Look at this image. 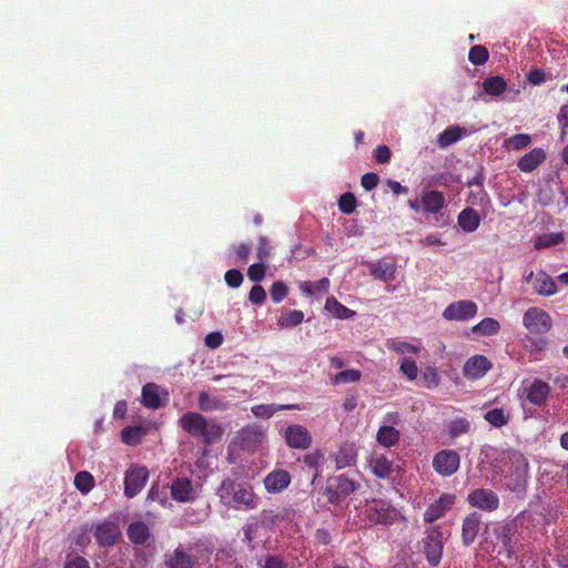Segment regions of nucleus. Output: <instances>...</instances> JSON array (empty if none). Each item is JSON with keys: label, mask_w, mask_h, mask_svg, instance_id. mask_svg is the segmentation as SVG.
<instances>
[{"label": "nucleus", "mask_w": 568, "mask_h": 568, "mask_svg": "<svg viewBox=\"0 0 568 568\" xmlns=\"http://www.w3.org/2000/svg\"><path fill=\"white\" fill-rule=\"evenodd\" d=\"M220 503L227 509L248 511L257 508L260 497L253 486L243 480L224 478L216 489Z\"/></svg>", "instance_id": "1"}, {"label": "nucleus", "mask_w": 568, "mask_h": 568, "mask_svg": "<svg viewBox=\"0 0 568 568\" xmlns=\"http://www.w3.org/2000/svg\"><path fill=\"white\" fill-rule=\"evenodd\" d=\"M181 428L193 437H201L205 444L220 442L223 429L219 424L209 423L200 413L187 412L179 420Z\"/></svg>", "instance_id": "2"}, {"label": "nucleus", "mask_w": 568, "mask_h": 568, "mask_svg": "<svg viewBox=\"0 0 568 568\" xmlns=\"http://www.w3.org/2000/svg\"><path fill=\"white\" fill-rule=\"evenodd\" d=\"M509 459L511 467L515 469V474L505 477L506 486L511 491L523 493L526 489L529 464L527 458L518 452L511 453Z\"/></svg>", "instance_id": "3"}, {"label": "nucleus", "mask_w": 568, "mask_h": 568, "mask_svg": "<svg viewBox=\"0 0 568 568\" xmlns=\"http://www.w3.org/2000/svg\"><path fill=\"white\" fill-rule=\"evenodd\" d=\"M366 516L375 525H393L398 517V511L384 499H373L366 505Z\"/></svg>", "instance_id": "4"}, {"label": "nucleus", "mask_w": 568, "mask_h": 568, "mask_svg": "<svg viewBox=\"0 0 568 568\" xmlns=\"http://www.w3.org/2000/svg\"><path fill=\"white\" fill-rule=\"evenodd\" d=\"M524 326L532 334H546L551 329L550 315L540 307H529L523 317Z\"/></svg>", "instance_id": "5"}, {"label": "nucleus", "mask_w": 568, "mask_h": 568, "mask_svg": "<svg viewBox=\"0 0 568 568\" xmlns=\"http://www.w3.org/2000/svg\"><path fill=\"white\" fill-rule=\"evenodd\" d=\"M460 465V456L454 449H443L433 457V468L443 477H449L457 473Z\"/></svg>", "instance_id": "6"}, {"label": "nucleus", "mask_w": 568, "mask_h": 568, "mask_svg": "<svg viewBox=\"0 0 568 568\" xmlns=\"http://www.w3.org/2000/svg\"><path fill=\"white\" fill-rule=\"evenodd\" d=\"M468 504L480 510L491 513L498 509L500 500L498 495L488 488H476L467 495Z\"/></svg>", "instance_id": "7"}, {"label": "nucleus", "mask_w": 568, "mask_h": 568, "mask_svg": "<svg viewBox=\"0 0 568 568\" xmlns=\"http://www.w3.org/2000/svg\"><path fill=\"white\" fill-rule=\"evenodd\" d=\"M265 437L258 425H247L235 435V443L245 450H255Z\"/></svg>", "instance_id": "8"}, {"label": "nucleus", "mask_w": 568, "mask_h": 568, "mask_svg": "<svg viewBox=\"0 0 568 568\" xmlns=\"http://www.w3.org/2000/svg\"><path fill=\"white\" fill-rule=\"evenodd\" d=\"M121 537V530L116 523L103 520L95 525L94 538L101 547L114 546Z\"/></svg>", "instance_id": "9"}, {"label": "nucleus", "mask_w": 568, "mask_h": 568, "mask_svg": "<svg viewBox=\"0 0 568 568\" xmlns=\"http://www.w3.org/2000/svg\"><path fill=\"white\" fill-rule=\"evenodd\" d=\"M284 438L290 448L306 449L312 444L310 430L302 425H288L284 430Z\"/></svg>", "instance_id": "10"}, {"label": "nucleus", "mask_w": 568, "mask_h": 568, "mask_svg": "<svg viewBox=\"0 0 568 568\" xmlns=\"http://www.w3.org/2000/svg\"><path fill=\"white\" fill-rule=\"evenodd\" d=\"M477 313V305L473 301H458L449 304L443 312V317L448 321H467Z\"/></svg>", "instance_id": "11"}, {"label": "nucleus", "mask_w": 568, "mask_h": 568, "mask_svg": "<svg viewBox=\"0 0 568 568\" xmlns=\"http://www.w3.org/2000/svg\"><path fill=\"white\" fill-rule=\"evenodd\" d=\"M423 545L428 564L432 567H436L440 562L443 556L442 532L434 531L427 535L423 540Z\"/></svg>", "instance_id": "12"}, {"label": "nucleus", "mask_w": 568, "mask_h": 568, "mask_svg": "<svg viewBox=\"0 0 568 568\" xmlns=\"http://www.w3.org/2000/svg\"><path fill=\"white\" fill-rule=\"evenodd\" d=\"M123 493L128 498L138 496L142 490V466L131 464L124 473Z\"/></svg>", "instance_id": "13"}, {"label": "nucleus", "mask_w": 568, "mask_h": 568, "mask_svg": "<svg viewBox=\"0 0 568 568\" xmlns=\"http://www.w3.org/2000/svg\"><path fill=\"white\" fill-rule=\"evenodd\" d=\"M527 283L532 285V288L542 296H551L557 292L555 281L545 272L538 273L530 272L525 276Z\"/></svg>", "instance_id": "14"}, {"label": "nucleus", "mask_w": 568, "mask_h": 568, "mask_svg": "<svg viewBox=\"0 0 568 568\" xmlns=\"http://www.w3.org/2000/svg\"><path fill=\"white\" fill-rule=\"evenodd\" d=\"M292 477L285 469H274L268 473L263 483L267 493L277 494L285 490L291 484Z\"/></svg>", "instance_id": "15"}, {"label": "nucleus", "mask_w": 568, "mask_h": 568, "mask_svg": "<svg viewBox=\"0 0 568 568\" xmlns=\"http://www.w3.org/2000/svg\"><path fill=\"white\" fill-rule=\"evenodd\" d=\"M491 368L490 361L484 355H475L468 358L463 367V374L469 379L483 377Z\"/></svg>", "instance_id": "16"}, {"label": "nucleus", "mask_w": 568, "mask_h": 568, "mask_svg": "<svg viewBox=\"0 0 568 568\" xmlns=\"http://www.w3.org/2000/svg\"><path fill=\"white\" fill-rule=\"evenodd\" d=\"M524 394L530 404L542 406L549 397L550 386L548 383L536 378L529 386L524 388Z\"/></svg>", "instance_id": "17"}, {"label": "nucleus", "mask_w": 568, "mask_h": 568, "mask_svg": "<svg viewBox=\"0 0 568 568\" xmlns=\"http://www.w3.org/2000/svg\"><path fill=\"white\" fill-rule=\"evenodd\" d=\"M169 393L154 383L144 385V407L158 409L165 405Z\"/></svg>", "instance_id": "18"}, {"label": "nucleus", "mask_w": 568, "mask_h": 568, "mask_svg": "<svg viewBox=\"0 0 568 568\" xmlns=\"http://www.w3.org/2000/svg\"><path fill=\"white\" fill-rule=\"evenodd\" d=\"M171 495L179 503L193 501L196 497L192 481L189 478H176L171 484Z\"/></svg>", "instance_id": "19"}, {"label": "nucleus", "mask_w": 568, "mask_h": 568, "mask_svg": "<svg viewBox=\"0 0 568 568\" xmlns=\"http://www.w3.org/2000/svg\"><path fill=\"white\" fill-rule=\"evenodd\" d=\"M455 496L452 494L443 495L438 500L433 503L424 513L426 523H434L445 515V513L454 505Z\"/></svg>", "instance_id": "20"}, {"label": "nucleus", "mask_w": 568, "mask_h": 568, "mask_svg": "<svg viewBox=\"0 0 568 568\" xmlns=\"http://www.w3.org/2000/svg\"><path fill=\"white\" fill-rule=\"evenodd\" d=\"M368 465L371 471L381 479L387 478L394 470L393 462L381 453H373Z\"/></svg>", "instance_id": "21"}, {"label": "nucleus", "mask_w": 568, "mask_h": 568, "mask_svg": "<svg viewBox=\"0 0 568 568\" xmlns=\"http://www.w3.org/2000/svg\"><path fill=\"white\" fill-rule=\"evenodd\" d=\"M481 518L477 513L469 514L463 521L462 538L466 546L471 545L479 531Z\"/></svg>", "instance_id": "22"}, {"label": "nucleus", "mask_w": 568, "mask_h": 568, "mask_svg": "<svg viewBox=\"0 0 568 568\" xmlns=\"http://www.w3.org/2000/svg\"><path fill=\"white\" fill-rule=\"evenodd\" d=\"M420 203L426 213L436 214L445 206V196L440 191H426L422 194Z\"/></svg>", "instance_id": "23"}, {"label": "nucleus", "mask_w": 568, "mask_h": 568, "mask_svg": "<svg viewBox=\"0 0 568 568\" xmlns=\"http://www.w3.org/2000/svg\"><path fill=\"white\" fill-rule=\"evenodd\" d=\"M546 159V153L540 148H535L518 160V168L523 172H532Z\"/></svg>", "instance_id": "24"}, {"label": "nucleus", "mask_w": 568, "mask_h": 568, "mask_svg": "<svg viewBox=\"0 0 568 568\" xmlns=\"http://www.w3.org/2000/svg\"><path fill=\"white\" fill-rule=\"evenodd\" d=\"M168 568H193L194 560L181 546L176 547L171 555L166 556Z\"/></svg>", "instance_id": "25"}, {"label": "nucleus", "mask_w": 568, "mask_h": 568, "mask_svg": "<svg viewBox=\"0 0 568 568\" xmlns=\"http://www.w3.org/2000/svg\"><path fill=\"white\" fill-rule=\"evenodd\" d=\"M396 264L386 262V261H378L374 264H371V275L382 282H390L395 280L396 274Z\"/></svg>", "instance_id": "26"}, {"label": "nucleus", "mask_w": 568, "mask_h": 568, "mask_svg": "<svg viewBox=\"0 0 568 568\" xmlns=\"http://www.w3.org/2000/svg\"><path fill=\"white\" fill-rule=\"evenodd\" d=\"M357 458L356 449L353 444H344L335 454L334 460L337 469H343L355 465Z\"/></svg>", "instance_id": "27"}, {"label": "nucleus", "mask_w": 568, "mask_h": 568, "mask_svg": "<svg viewBox=\"0 0 568 568\" xmlns=\"http://www.w3.org/2000/svg\"><path fill=\"white\" fill-rule=\"evenodd\" d=\"M399 430L388 425L381 426L376 434V442L385 448L396 446L399 443Z\"/></svg>", "instance_id": "28"}, {"label": "nucleus", "mask_w": 568, "mask_h": 568, "mask_svg": "<svg viewBox=\"0 0 568 568\" xmlns=\"http://www.w3.org/2000/svg\"><path fill=\"white\" fill-rule=\"evenodd\" d=\"M284 409H301L297 404L276 405V404H260L252 407V413L257 418H270L276 412Z\"/></svg>", "instance_id": "29"}, {"label": "nucleus", "mask_w": 568, "mask_h": 568, "mask_svg": "<svg viewBox=\"0 0 568 568\" xmlns=\"http://www.w3.org/2000/svg\"><path fill=\"white\" fill-rule=\"evenodd\" d=\"M479 223L480 216L474 209L466 207L458 215V225L465 232L470 233L476 231L479 226Z\"/></svg>", "instance_id": "30"}, {"label": "nucleus", "mask_w": 568, "mask_h": 568, "mask_svg": "<svg viewBox=\"0 0 568 568\" xmlns=\"http://www.w3.org/2000/svg\"><path fill=\"white\" fill-rule=\"evenodd\" d=\"M516 528L511 524H506L498 528L496 532L497 540L503 545L508 555L515 551L514 536Z\"/></svg>", "instance_id": "31"}, {"label": "nucleus", "mask_w": 568, "mask_h": 568, "mask_svg": "<svg viewBox=\"0 0 568 568\" xmlns=\"http://www.w3.org/2000/svg\"><path fill=\"white\" fill-rule=\"evenodd\" d=\"M464 133L465 130L457 125L449 126L438 135L437 143L439 148L445 149L460 140Z\"/></svg>", "instance_id": "32"}, {"label": "nucleus", "mask_w": 568, "mask_h": 568, "mask_svg": "<svg viewBox=\"0 0 568 568\" xmlns=\"http://www.w3.org/2000/svg\"><path fill=\"white\" fill-rule=\"evenodd\" d=\"M199 408L203 412L223 410L225 409V403L219 397L201 392L199 394Z\"/></svg>", "instance_id": "33"}, {"label": "nucleus", "mask_w": 568, "mask_h": 568, "mask_svg": "<svg viewBox=\"0 0 568 568\" xmlns=\"http://www.w3.org/2000/svg\"><path fill=\"white\" fill-rule=\"evenodd\" d=\"M325 308L332 313L333 316L341 320L352 318L355 315L353 310L339 303L334 296L326 300Z\"/></svg>", "instance_id": "34"}, {"label": "nucleus", "mask_w": 568, "mask_h": 568, "mask_svg": "<svg viewBox=\"0 0 568 568\" xmlns=\"http://www.w3.org/2000/svg\"><path fill=\"white\" fill-rule=\"evenodd\" d=\"M471 430V424L464 417H457L450 420L447 425V433L452 439H456L462 435L468 434Z\"/></svg>", "instance_id": "35"}, {"label": "nucleus", "mask_w": 568, "mask_h": 568, "mask_svg": "<svg viewBox=\"0 0 568 568\" xmlns=\"http://www.w3.org/2000/svg\"><path fill=\"white\" fill-rule=\"evenodd\" d=\"M500 324L493 317H485L478 324L473 326L471 331L474 334L481 336H491L499 332Z\"/></svg>", "instance_id": "36"}, {"label": "nucleus", "mask_w": 568, "mask_h": 568, "mask_svg": "<svg viewBox=\"0 0 568 568\" xmlns=\"http://www.w3.org/2000/svg\"><path fill=\"white\" fill-rule=\"evenodd\" d=\"M215 568H242L232 549H220L215 555Z\"/></svg>", "instance_id": "37"}, {"label": "nucleus", "mask_w": 568, "mask_h": 568, "mask_svg": "<svg viewBox=\"0 0 568 568\" xmlns=\"http://www.w3.org/2000/svg\"><path fill=\"white\" fill-rule=\"evenodd\" d=\"M329 483L335 487L339 495L344 496V498L353 494L357 487L356 483L345 475H339Z\"/></svg>", "instance_id": "38"}, {"label": "nucleus", "mask_w": 568, "mask_h": 568, "mask_svg": "<svg viewBox=\"0 0 568 568\" xmlns=\"http://www.w3.org/2000/svg\"><path fill=\"white\" fill-rule=\"evenodd\" d=\"M486 93L491 95H500L506 91L507 84L499 75L488 77L483 83Z\"/></svg>", "instance_id": "39"}, {"label": "nucleus", "mask_w": 568, "mask_h": 568, "mask_svg": "<svg viewBox=\"0 0 568 568\" xmlns=\"http://www.w3.org/2000/svg\"><path fill=\"white\" fill-rule=\"evenodd\" d=\"M304 321V313L298 310H292L282 314L277 320V325L282 328L295 327Z\"/></svg>", "instance_id": "40"}, {"label": "nucleus", "mask_w": 568, "mask_h": 568, "mask_svg": "<svg viewBox=\"0 0 568 568\" xmlns=\"http://www.w3.org/2000/svg\"><path fill=\"white\" fill-rule=\"evenodd\" d=\"M74 486L81 494L87 495L94 487V478L87 470L79 471L74 477Z\"/></svg>", "instance_id": "41"}, {"label": "nucleus", "mask_w": 568, "mask_h": 568, "mask_svg": "<svg viewBox=\"0 0 568 568\" xmlns=\"http://www.w3.org/2000/svg\"><path fill=\"white\" fill-rule=\"evenodd\" d=\"M564 242V235L561 232L556 233H547L538 236L535 240L534 246L536 250H542L546 247H550Z\"/></svg>", "instance_id": "42"}, {"label": "nucleus", "mask_w": 568, "mask_h": 568, "mask_svg": "<svg viewBox=\"0 0 568 568\" xmlns=\"http://www.w3.org/2000/svg\"><path fill=\"white\" fill-rule=\"evenodd\" d=\"M485 420L494 427H503L508 424L509 417L503 408H493L485 413Z\"/></svg>", "instance_id": "43"}, {"label": "nucleus", "mask_w": 568, "mask_h": 568, "mask_svg": "<svg viewBox=\"0 0 568 568\" xmlns=\"http://www.w3.org/2000/svg\"><path fill=\"white\" fill-rule=\"evenodd\" d=\"M361 377H362L361 371L355 369V368H351V369H345V371H342V372L337 373L332 378V383L334 385L356 383V382H358L361 379Z\"/></svg>", "instance_id": "44"}, {"label": "nucleus", "mask_w": 568, "mask_h": 568, "mask_svg": "<svg viewBox=\"0 0 568 568\" xmlns=\"http://www.w3.org/2000/svg\"><path fill=\"white\" fill-rule=\"evenodd\" d=\"M357 200L351 192L342 194L338 199V209L343 214H352L356 210Z\"/></svg>", "instance_id": "45"}, {"label": "nucleus", "mask_w": 568, "mask_h": 568, "mask_svg": "<svg viewBox=\"0 0 568 568\" xmlns=\"http://www.w3.org/2000/svg\"><path fill=\"white\" fill-rule=\"evenodd\" d=\"M531 143V138L529 134L518 133L505 141L506 148L510 150H521L528 146Z\"/></svg>", "instance_id": "46"}, {"label": "nucleus", "mask_w": 568, "mask_h": 568, "mask_svg": "<svg viewBox=\"0 0 568 568\" xmlns=\"http://www.w3.org/2000/svg\"><path fill=\"white\" fill-rule=\"evenodd\" d=\"M142 437V426L126 427L121 432L122 442L128 445H136Z\"/></svg>", "instance_id": "47"}, {"label": "nucleus", "mask_w": 568, "mask_h": 568, "mask_svg": "<svg viewBox=\"0 0 568 568\" xmlns=\"http://www.w3.org/2000/svg\"><path fill=\"white\" fill-rule=\"evenodd\" d=\"M489 58L488 50L484 45H474L468 53L469 61L475 65L484 64Z\"/></svg>", "instance_id": "48"}, {"label": "nucleus", "mask_w": 568, "mask_h": 568, "mask_svg": "<svg viewBox=\"0 0 568 568\" xmlns=\"http://www.w3.org/2000/svg\"><path fill=\"white\" fill-rule=\"evenodd\" d=\"M270 294L273 303H281L288 294L286 284L282 281L274 282L270 288Z\"/></svg>", "instance_id": "49"}, {"label": "nucleus", "mask_w": 568, "mask_h": 568, "mask_svg": "<svg viewBox=\"0 0 568 568\" xmlns=\"http://www.w3.org/2000/svg\"><path fill=\"white\" fill-rule=\"evenodd\" d=\"M424 386L428 389L436 388L439 385V376L435 367H426L422 376Z\"/></svg>", "instance_id": "50"}, {"label": "nucleus", "mask_w": 568, "mask_h": 568, "mask_svg": "<svg viewBox=\"0 0 568 568\" xmlns=\"http://www.w3.org/2000/svg\"><path fill=\"white\" fill-rule=\"evenodd\" d=\"M399 371L409 379H416L418 375V367L416 362L410 357H405L402 363Z\"/></svg>", "instance_id": "51"}, {"label": "nucleus", "mask_w": 568, "mask_h": 568, "mask_svg": "<svg viewBox=\"0 0 568 568\" xmlns=\"http://www.w3.org/2000/svg\"><path fill=\"white\" fill-rule=\"evenodd\" d=\"M257 565L260 568H285L283 558L277 555H266Z\"/></svg>", "instance_id": "52"}, {"label": "nucleus", "mask_w": 568, "mask_h": 568, "mask_svg": "<svg viewBox=\"0 0 568 568\" xmlns=\"http://www.w3.org/2000/svg\"><path fill=\"white\" fill-rule=\"evenodd\" d=\"M266 272V266L263 262L252 264L247 270V276L252 282H261Z\"/></svg>", "instance_id": "53"}, {"label": "nucleus", "mask_w": 568, "mask_h": 568, "mask_svg": "<svg viewBox=\"0 0 568 568\" xmlns=\"http://www.w3.org/2000/svg\"><path fill=\"white\" fill-rule=\"evenodd\" d=\"M388 347L392 348L393 351H395L396 353L398 354H405V353H410V354H415L418 352V347L410 344V343H407V342H400V341H390L388 343Z\"/></svg>", "instance_id": "54"}, {"label": "nucleus", "mask_w": 568, "mask_h": 568, "mask_svg": "<svg viewBox=\"0 0 568 568\" xmlns=\"http://www.w3.org/2000/svg\"><path fill=\"white\" fill-rule=\"evenodd\" d=\"M271 250L272 248L268 239L266 236H260L256 247V255L258 260L262 262L267 260L271 255Z\"/></svg>", "instance_id": "55"}, {"label": "nucleus", "mask_w": 568, "mask_h": 568, "mask_svg": "<svg viewBox=\"0 0 568 568\" xmlns=\"http://www.w3.org/2000/svg\"><path fill=\"white\" fill-rule=\"evenodd\" d=\"M266 300V292L263 286L256 284L248 293V301L255 305H262Z\"/></svg>", "instance_id": "56"}, {"label": "nucleus", "mask_w": 568, "mask_h": 568, "mask_svg": "<svg viewBox=\"0 0 568 568\" xmlns=\"http://www.w3.org/2000/svg\"><path fill=\"white\" fill-rule=\"evenodd\" d=\"M323 458H324V454L321 450H316L314 453H311V454H307V455L304 456V459H303L304 464L306 466H308L310 468H314L315 469L314 479L318 475L317 467H318L320 462Z\"/></svg>", "instance_id": "57"}, {"label": "nucleus", "mask_w": 568, "mask_h": 568, "mask_svg": "<svg viewBox=\"0 0 568 568\" xmlns=\"http://www.w3.org/2000/svg\"><path fill=\"white\" fill-rule=\"evenodd\" d=\"M224 278L230 287L237 288L243 282V274L236 268H231L226 271Z\"/></svg>", "instance_id": "58"}, {"label": "nucleus", "mask_w": 568, "mask_h": 568, "mask_svg": "<svg viewBox=\"0 0 568 568\" xmlns=\"http://www.w3.org/2000/svg\"><path fill=\"white\" fill-rule=\"evenodd\" d=\"M128 537L136 545L142 544V521L132 523L128 528Z\"/></svg>", "instance_id": "59"}, {"label": "nucleus", "mask_w": 568, "mask_h": 568, "mask_svg": "<svg viewBox=\"0 0 568 568\" xmlns=\"http://www.w3.org/2000/svg\"><path fill=\"white\" fill-rule=\"evenodd\" d=\"M392 152L387 145H378L374 151V160L378 164H386L390 161Z\"/></svg>", "instance_id": "60"}, {"label": "nucleus", "mask_w": 568, "mask_h": 568, "mask_svg": "<svg viewBox=\"0 0 568 568\" xmlns=\"http://www.w3.org/2000/svg\"><path fill=\"white\" fill-rule=\"evenodd\" d=\"M379 183V176L376 173H365L361 179V184L366 191L374 190Z\"/></svg>", "instance_id": "61"}, {"label": "nucleus", "mask_w": 568, "mask_h": 568, "mask_svg": "<svg viewBox=\"0 0 568 568\" xmlns=\"http://www.w3.org/2000/svg\"><path fill=\"white\" fill-rule=\"evenodd\" d=\"M324 495L326 496L327 501L335 506L339 505L341 500L344 499V496L339 495L331 483L325 487Z\"/></svg>", "instance_id": "62"}, {"label": "nucleus", "mask_w": 568, "mask_h": 568, "mask_svg": "<svg viewBox=\"0 0 568 568\" xmlns=\"http://www.w3.org/2000/svg\"><path fill=\"white\" fill-rule=\"evenodd\" d=\"M204 342H205V345L209 348L215 349V348H217V347H220L222 345V343H223V335L220 332L209 333L205 336Z\"/></svg>", "instance_id": "63"}, {"label": "nucleus", "mask_w": 568, "mask_h": 568, "mask_svg": "<svg viewBox=\"0 0 568 568\" xmlns=\"http://www.w3.org/2000/svg\"><path fill=\"white\" fill-rule=\"evenodd\" d=\"M528 81L534 85H539L545 82L546 73L541 69H534L527 75Z\"/></svg>", "instance_id": "64"}]
</instances>
